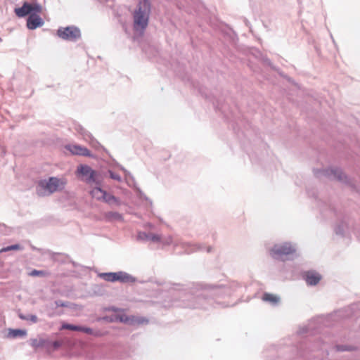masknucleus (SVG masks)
I'll return each instance as SVG.
<instances>
[{
  "label": "nucleus",
  "instance_id": "nucleus-1",
  "mask_svg": "<svg viewBox=\"0 0 360 360\" xmlns=\"http://www.w3.org/2000/svg\"><path fill=\"white\" fill-rule=\"evenodd\" d=\"M179 287V285L174 284L169 293L172 296H178L181 300L165 301V307H179L205 310L226 307L229 305L219 300L233 295L239 285L232 281L221 285L196 283L186 289H180Z\"/></svg>",
  "mask_w": 360,
  "mask_h": 360
},
{
  "label": "nucleus",
  "instance_id": "nucleus-2",
  "mask_svg": "<svg viewBox=\"0 0 360 360\" xmlns=\"http://www.w3.org/2000/svg\"><path fill=\"white\" fill-rule=\"evenodd\" d=\"M151 12V4L150 0H141L133 14V28L135 32L143 35L148 27L149 17Z\"/></svg>",
  "mask_w": 360,
  "mask_h": 360
},
{
  "label": "nucleus",
  "instance_id": "nucleus-3",
  "mask_svg": "<svg viewBox=\"0 0 360 360\" xmlns=\"http://www.w3.org/2000/svg\"><path fill=\"white\" fill-rule=\"evenodd\" d=\"M64 187L65 182L57 177L51 176L48 180H39L36 186V192L39 196H46L63 190Z\"/></svg>",
  "mask_w": 360,
  "mask_h": 360
},
{
  "label": "nucleus",
  "instance_id": "nucleus-4",
  "mask_svg": "<svg viewBox=\"0 0 360 360\" xmlns=\"http://www.w3.org/2000/svg\"><path fill=\"white\" fill-rule=\"evenodd\" d=\"M296 252V245L290 242L275 244L270 250L269 253L272 258L285 261L290 259Z\"/></svg>",
  "mask_w": 360,
  "mask_h": 360
},
{
  "label": "nucleus",
  "instance_id": "nucleus-5",
  "mask_svg": "<svg viewBox=\"0 0 360 360\" xmlns=\"http://www.w3.org/2000/svg\"><path fill=\"white\" fill-rule=\"evenodd\" d=\"M314 174L316 176L320 177L324 176L331 179L338 180L345 184H350L349 177L339 167H330L323 169H314Z\"/></svg>",
  "mask_w": 360,
  "mask_h": 360
},
{
  "label": "nucleus",
  "instance_id": "nucleus-6",
  "mask_svg": "<svg viewBox=\"0 0 360 360\" xmlns=\"http://www.w3.org/2000/svg\"><path fill=\"white\" fill-rule=\"evenodd\" d=\"M56 35L63 40L72 42H76L82 38L81 30L75 25L59 27Z\"/></svg>",
  "mask_w": 360,
  "mask_h": 360
},
{
  "label": "nucleus",
  "instance_id": "nucleus-7",
  "mask_svg": "<svg viewBox=\"0 0 360 360\" xmlns=\"http://www.w3.org/2000/svg\"><path fill=\"white\" fill-rule=\"evenodd\" d=\"M77 174L83 177V180L88 184H95L96 186H101L102 179L99 174L86 165H80L77 169Z\"/></svg>",
  "mask_w": 360,
  "mask_h": 360
},
{
  "label": "nucleus",
  "instance_id": "nucleus-8",
  "mask_svg": "<svg viewBox=\"0 0 360 360\" xmlns=\"http://www.w3.org/2000/svg\"><path fill=\"white\" fill-rule=\"evenodd\" d=\"M91 194L93 198L98 200L105 202L110 206L121 205V201L119 198L102 189L101 186L94 188L91 191Z\"/></svg>",
  "mask_w": 360,
  "mask_h": 360
},
{
  "label": "nucleus",
  "instance_id": "nucleus-9",
  "mask_svg": "<svg viewBox=\"0 0 360 360\" xmlns=\"http://www.w3.org/2000/svg\"><path fill=\"white\" fill-rule=\"evenodd\" d=\"M41 11L42 6L40 4L37 2L31 4L25 1L21 7L15 8L14 12L18 18H24L33 14L37 15L40 13Z\"/></svg>",
  "mask_w": 360,
  "mask_h": 360
},
{
  "label": "nucleus",
  "instance_id": "nucleus-10",
  "mask_svg": "<svg viewBox=\"0 0 360 360\" xmlns=\"http://www.w3.org/2000/svg\"><path fill=\"white\" fill-rule=\"evenodd\" d=\"M174 246L175 248H181L182 249V251L180 253H186V254H191L192 252H194L195 251H203L206 250L207 252H210L212 251V247H207L205 248L201 244H196V243H191L188 242H185L182 240H179L178 242H176L174 244Z\"/></svg>",
  "mask_w": 360,
  "mask_h": 360
},
{
  "label": "nucleus",
  "instance_id": "nucleus-11",
  "mask_svg": "<svg viewBox=\"0 0 360 360\" xmlns=\"http://www.w3.org/2000/svg\"><path fill=\"white\" fill-rule=\"evenodd\" d=\"M44 21L39 14L29 15L27 19V27L29 30H34L44 25Z\"/></svg>",
  "mask_w": 360,
  "mask_h": 360
},
{
  "label": "nucleus",
  "instance_id": "nucleus-12",
  "mask_svg": "<svg viewBox=\"0 0 360 360\" xmlns=\"http://www.w3.org/2000/svg\"><path fill=\"white\" fill-rule=\"evenodd\" d=\"M76 130L83 136L84 140L89 141V143L94 147L97 148L98 146H101L98 141L91 135L89 131H88L82 126L78 125V127L76 128Z\"/></svg>",
  "mask_w": 360,
  "mask_h": 360
},
{
  "label": "nucleus",
  "instance_id": "nucleus-13",
  "mask_svg": "<svg viewBox=\"0 0 360 360\" xmlns=\"http://www.w3.org/2000/svg\"><path fill=\"white\" fill-rule=\"evenodd\" d=\"M303 276L306 283L309 285H316L321 279L320 274L314 271H306Z\"/></svg>",
  "mask_w": 360,
  "mask_h": 360
},
{
  "label": "nucleus",
  "instance_id": "nucleus-14",
  "mask_svg": "<svg viewBox=\"0 0 360 360\" xmlns=\"http://www.w3.org/2000/svg\"><path fill=\"white\" fill-rule=\"evenodd\" d=\"M68 149L70 151V153L73 155H81L84 157H93V155L91 153L90 150L86 147L73 145L69 146Z\"/></svg>",
  "mask_w": 360,
  "mask_h": 360
},
{
  "label": "nucleus",
  "instance_id": "nucleus-15",
  "mask_svg": "<svg viewBox=\"0 0 360 360\" xmlns=\"http://www.w3.org/2000/svg\"><path fill=\"white\" fill-rule=\"evenodd\" d=\"M137 240L140 241H153L155 243H158L160 241L161 238L159 235L151 233H146L143 231H139L136 236Z\"/></svg>",
  "mask_w": 360,
  "mask_h": 360
},
{
  "label": "nucleus",
  "instance_id": "nucleus-16",
  "mask_svg": "<svg viewBox=\"0 0 360 360\" xmlns=\"http://www.w3.org/2000/svg\"><path fill=\"white\" fill-rule=\"evenodd\" d=\"M119 278L118 281L122 283H134L137 281V279L134 276L127 272L120 271H118Z\"/></svg>",
  "mask_w": 360,
  "mask_h": 360
},
{
  "label": "nucleus",
  "instance_id": "nucleus-17",
  "mask_svg": "<svg viewBox=\"0 0 360 360\" xmlns=\"http://www.w3.org/2000/svg\"><path fill=\"white\" fill-rule=\"evenodd\" d=\"M79 332H83L96 338L103 337L106 334V332L105 331L101 330H94L89 327H86L83 326H80Z\"/></svg>",
  "mask_w": 360,
  "mask_h": 360
},
{
  "label": "nucleus",
  "instance_id": "nucleus-18",
  "mask_svg": "<svg viewBox=\"0 0 360 360\" xmlns=\"http://www.w3.org/2000/svg\"><path fill=\"white\" fill-rule=\"evenodd\" d=\"M98 276L105 281L108 282H116L118 281L119 274L117 272H105L99 273Z\"/></svg>",
  "mask_w": 360,
  "mask_h": 360
},
{
  "label": "nucleus",
  "instance_id": "nucleus-19",
  "mask_svg": "<svg viewBox=\"0 0 360 360\" xmlns=\"http://www.w3.org/2000/svg\"><path fill=\"white\" fill-rule=\"evenodd\" d=\"M262 300L272 305H276L280 301V297L269 292H264L262 295Z\"/></svg>",
  "mask_w": 360,
  "mask_h": 360
},
{
  "label": "nucleus",
  "instance_id": "nucleus-20",
  "mask_svg": "<svg viewBox=\"0 0 360 360\" xmlns=\"http://www.w3.org/2000/svg\"><path fill=\"white\" fill-rule=\"evenodd\" d=\"M105 218L108 221H123V217L117 212H108L105 214Z\"/></svg>",
  "mask_w": 360,
  "mask_h": 360
},
{
  "label": "nucleus",
  "instance_id": "nucleus-21",
  "mask_svg": "<svg viewBox=\"0 0 360 360\" xmlns=\"http://www.w3.org/2000/svg\"><path fill=\"white\" fill-rule=\"evenodd\" d=\"M345 229H348V223L343 219L341 222L335 227V232L337 235L344 236Z\"/></svg>",
  "mask_w": 360,
  "mask_h": 360
},
{
  "label": "nucleus",
  "instance_id": "nucleus-22",
  "mask_svg": "<svg viewBox=\"0 0 360 360\" xmlns=\"http://www.w3.org/2000/svg\"><path fill=\"white\" fill-rule=\"evenodd\" d=\"M32 346L34 347H49V340L44 338L32 339Z\"/></svg>",
  "mask_w": 360,
  "mask_h": 360
},
{
  "label": "nucleus",
  "instance_id": "nucleus-23",
  "mask_svg": "<svg viewBox=\"0 0 360 360\" xmlns=\"http://www.w3.org/2000/svg\"><path fill=\"white\" fill-rule=\"evenodd\" d=\"M27 334L25 330L22 329H10L8 331V336L9 338H16L18 337H24Z\"/></svg>",
  "mask_w": 360,
  "mask_h": 360
},
{
  "label": "nucleus",
  "instance_id": "nucleus-24",
  "mask_svg": "<svg viewBox=\"0 0 360 360\" xmlns=\"http://www.w3.org/2000/svg\"><path fill=\"white\" fill-rule=\"evenodd\" d=\"M119 168L122 171H123L124 174H129V176L130 177V180L132 181V183L134 184V187L135 188V189L139 193V194L141 195H143V193H142L141 190L136 186V181H135V179H134V176L128 170H127L123 166L119 165Z\"/></svg>",
  "mask_w": 360,
  "mask_h": 360
},
{
  "label": "nucleus",
  "instance_id": "nucleus-25",
  "mask_svg": "<svg viewBox=\"0 0 360 360\" xmlns=\"http://www.w3.org/2000/svg\"><path fill=\"white\" fill-rule=\"evenodd\" d=\"M18 316H19V318L21 320L29 321L32 322V323H37L38 321V318L34 314H27V315H25V314H19Z\"/></svg>",
  "mask_w": 360,
  "mask_h": 360
},
{
  "label": "nucleus",
  "instance_id": "nucleus-26",
  "mask_svg": "<svg viewBox=\"0 0 360 360\" xmlns=\"http://www.w3.org/2000/svg\"><path fill=\"white\" fill-rule=\"evenodd\" d=\"M80 326H79V325H74V324H71V323H64L62 324L60 329L61 330L67 329V330H74V331H79Z\"/></svg>",
  "mask_w": 360,
  "mask_h": 360
},
{
  "label": "nucleus",
  "instance_id": "nucleus-27",
  "mask_svg": "<svg viewBox=\"0 0 360 360\" xmlns=\"http://www.w3.org/2000/svg\"><path fill=\"white\" fill-rule=\"evenodd\" d=\"M23 250V248L19 244H13L11 245H8L7 247H5L1 250V252H8L11 250Z\"/></svg>",
  "mask_w": 360,
  "mask_h": 360
},
{
  "label": "nucleus",
  "instance_id": "nucleus-28",
  "mask_svg": "<svg viewBox=\"0 0 360 360\" xmlns=\"http://www.w3.org/2000/svg\"><path fill=\"white\" fill-rule=\"evenodd\" d=\"M328 211L330 212V214H333L334 216H337L338 215L337 212H336L335 207L333 206H332V205H328V206L327 205V209L326 210L321 209V214L323 216H325L326 215L325 212H328Z\"/></svg>",
  "mask_w": 360,
  "mask_h": 360
},
{
  "label": "nucleus",
  "instance_id": "nucleus-29",
  "mask_svg": "<svg viewBox=\"0 0 360 360\" xmlns=\"http://www.w3.org/2000/svg\"><path fill=\"white\" fill-rule=\"evenodd\" d=\"M47 274V272L44 271L37 269H33L29 273V275L31 276H46Z\"/></svg>",
  "mask_w": 360,
  "mask_h": 360
},
{
  "label": "nucleus",
  "instance_id": "nucleus-30",
  "mask_svg": "<svg viewBox=\"0 0 360 360\" xmlns=\"http://www.w3.org/2000/svg\"><path fill=\"white\" fill-rule=\"evenodd\" d=\"M262 62H263L265 65H268V66H269V67H270L271 69H273V70H276V71H278V69H277V68H276V67L272 64V63H271V60H270L268 57L264 56H262Z\"/></svg>",
  "mask_w": 360,
  "mask_h": 360
},
{
  "label": "nucleus",
  "instance_id": "nucleus-31",
  "mask_svg": "<svg viewBox=\"0 0 360 360\" xmlns=\"http://www.w3.org/2000/svg\"><path fill=\"white\" fill-rule=\"evenodd\" d=\"M108 173L109 174V176H110V179H112L113 180H115V181H117L118 182H121L122 181V177L119 174L115 173L114 172H112L110 169H109L108 171Z\"/></svg>",
  "mask_w": 360,
  "mask_h": 360
},
{
  "label": "nucleus",
  "instance_id": "nucleus-32",
  "mask_svg": "<svg viewBox=\"0 0 360 360\" xmlns=\"http://www.w3.org/2000/svg\"><path fill=\"white\" fill-rule=\"evenodd\" d=\"M54 304L56 305V307H69L70 303L69 302H64L61 300H58L54 302Z\"/></svg>",
  "mask_w": 360,
  "mask_h": 360
},
{
  "label": "nucleus",
  "instance_id": "nucleus-33",
  "mask_svg": "<svg viewBox=\"0 0 360 360\" xmlns=\"http://www.w3.org/2000/svg\"><path fill=\"white\" fill-rule=\"evenodd\" d=\"M336 350L338 352H345L352 350L351 347L342 345H338L335 346Z\"/></svg>",
  "mask_w": 360,
  "mask_h": 360
},
{
  "label": "nucleus",
  "instance_id": "nucleus-34",
  "mask_svg": "<svg viewBox=\"0 0 360 360\" xmlns=\"http://www.w3.org/2000/svg\"><path fill=\"white\" fill-rule=\"evenodd\" d=\"M63 345V342L60 340H56L53 342L49 341V347H53L55 349H58Z\"/></svg>",
  "mask_w": 360,
  "mask_h": 360
},
{
  "label": "nucleus",
  "instance_id": "nucleus-35",
  "mask_svg": "<svg viewBox=\"0 0 360 360\" xmlns=\"http://www.w3.org/2000/svg\"><path fill=\"white\" fill-rule=\"evenodd\" d=\"M311 329H312V328L310 326H304L303 328H302L299 330L298 333L299 334L307 333L308 332H309V330Z\"/></svg>",
  "mask_w": 360,
  "mask_h": 360
},
{
  "label": "nucleus",
  "instance_id": "nucleus-36",
  "mask_svg": "<svg viewBox=\"0 0 360 360\" xmlns=\"http://www.w3.org/2000/svg\"><path fill=\"white\" fill-rule=\"evenodd\" d=\"M99 319H100V320H101V319H102V320H105V321H112V319H109V317H108V316H103V317H102V318H100Z\"/></svg>",
  "mask_w": 360,
  "mask_h": 360
},
{
  "label": "nucleus",
  "instance_id": "nucleus-37",
  "mask_svg": "<svg viewBox=\"0 0 360 360\" xmlns=\"http://www.w3.org/2000/svg\"><path fill=\"white\" fill-rule=\"evenodd\" d=\"M72 266H73L74 267H77V266H79V264L78 263H77V262H73V261L72 262Z\"/></svg>",
  "mask_w": 360,
  "mask_h": 360
},
{
  "label": "nucleus",
  "instance_id": "nucleus-38",
  "mask_svg": "<svg viewBox=\"0 0 360 360\" xmlns=\"http://www.w3.org/2000/svg\"><path fill=\"white\" fill-rule=\"evenodd\" d=\"M330 38L332 39V41H333V44H334L335 45H336L335 41V39H333V35H332V34H330Z\"/></svg>",
  "mask_w": 360,
  "mask_h": 360
},
{
  "label": "nucleus",
  "instance_id": "nucleus-39",
  "mask_svg": "<svg viewBox=\"0 0 360 360\" xmlns=\"http://www.w3.org/2000/svg\"><path fill=\"white\" fill-rule=\"evenodd\" d=\"M125 174L126 177H128L130 179V177L129 176V174Z\"/></svg>",
  "mask_w": 360,
  "mask_h": 360
},
{
  "label": "nucleus",
  "instance_id": "nucleus-40",
  "mask_svg": "<svg viewBox=\"0 0 360 360\" xmlns=\"http://www.w3.org/2000/svg\"><path fill=\"white\" fill-rule=\"evenodd\" d=\"M279 74H280V75L285 77L284 75H283V74L281 72H279Z\"/></svg>",
  "mask_w": 360,
  "mask_h": 360
},
{
  "label": "nucleus",
  "instance_id": "nucleus-41",
  "mask_svg": "<svg viewBox=\"0 0 360 360\" xmlns=\"http://www.w3.org/2000/svg\"><path fill=\"white\" fill-rule=\"evenodd\" d=\"M1 41V39L0 38V42Z\"/></svg>",
  "mask_w": 360,
  "mask_h": 360
}]
</instances>
